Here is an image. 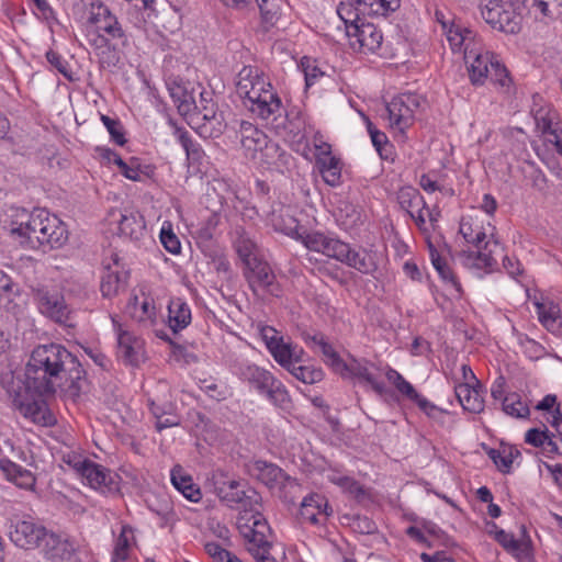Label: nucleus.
I'll return each instance as SVG.
<instances>
[{"mask_svg":"<svg viewBox=\"0 0 562 562\" xmlns=\"http://www.w3.org/2000/svg\"><path fill=\"white\" fill-rule=\"evenodd\" d=\"M237 529L247 551L257 562H278L271 554L272 530L259 509L244 508L237 518Z\"/></svg>","mask_w":562,"mask_h":562,"instance_id":"obj_2","label":"nucleus"},{"mask_svg":"<svg viewBox=\"0 0 562 562\" xmlns=\"http://www.w3.org/2000/svg\"><path fill=\"white\" fill-rule=\"evenodd\" d=\"M120 236L138 243L147 236L144 216L138 211L124 210L119 221Z\"/></svg>","mask_w":562,"mask_h":562,"instance_id":"obj_19","label":"nucleus"},{"mask_svg":"<svg viewBox=\"0 0 562 562\" xmlns=\"http://www.w3.org/2000/svg\"><path fill=\"white\" fill-rule=\"evenodd\" d=\"M495 540L512 554H518L521 551L522 543L517 540L513 533H508L505 530H496Z\"/></svg>","mask_w":562,"mask_h":562,"instance_id":"obj_63","label":"nucleus"},{"mask_svg":"<svg viewBox=\"0 0 562 562\" xmlns=\"http://www.w3.org/2000/svg\"><path fill=\"white\" fill-rule=\"evenodd\" d=\"M341 263L363 274H371L378 269L375 261L367 250H356L351 246L348 248V254H346Z\"/></svg>","mask_w":562,"mask_h":562,"instance_id":"obj_38","label":"nucleus"},{"mask_svg":"<svg viewBox=\"0 0 562 562\" xmlns=\"http://www.w3.org/2000/svg\"><path fill=\"white\" fill-rule=\"evenodd\" d=\"M367 127L370 134L373 146L379 153L382 159H389L392 153V145L389 143V139L385 133L379 131L371 121L367 120Z\"/></svg>","mask_w":562,"mask_h":562,"instance_id":"obj_53","label":"nucleus"},{"mask_svg":"<svg viewBox=\"0 0 562 562\" xmlns=\"http://www.w3.org/2000/svg\"><path fill=\"white\" fill-rule=\"evenodd\" d=\"M10 540L24 550L33 549L35 544V522L31 516L12 521L9 531Z\"/></svg>","mask_w":562,"mask_h":562,"instance_id":"obj_25","label":"nucleus"},{"mask_svg":"<svg viewBox=\"0 0 562 562\" xmlns=\"http://www.w3.org/2000/svg\"><path fill=\"white\" fill-rule=\"evenodd\" d=\"M397 202L407 213L413 212L416 207H427L424 196L416 188L402 187L397 192Z\"/></svg>","mask_w":562,"mask_h":562,"instance_id":"obj_45","label":"nucleus"},{"mask_svg":"<svg viewBox=\"0 0 562 562\" xmlns=\"http://www.w3.org/2000/svg\"><path fill=\"white\" fill-rule=\"evenodd\" d=\"M338 374L342 378H356L370 384L372 389L382 394L384 392V384L375 379L368 367V362H360L353 359L350 363H346V368L341 369Z\"/></svg>","mask_w":562,"mask_h":562,"instance_id":"obj_31","label":"nucleus"},{"mask_svg":"<svg viewBox=\"0 0 562 562\" xmlns=\"http://www.w3.org/2000/svg\"><path fill=\"white\" fill-rule=\"evenodd\" d=\"M239 134L240 145L245 157L255 161L268 142V135L256 125L247 121H241Z\"/></svg>","mask_w":562,"mask_h":562,"instance_id":"obj_18","label":"nucleus"},{"mask_svg":"<svg viewBox=\"0 0 562 562\" xmlns=\"http://www.w3.org/2000/svg\"><path fill=\"white\" fill-rule=\"evenodd\" d=\"M328 480L339 486L344 492L353 496L357 501H362L367 497L364 487L353 477L333 473L328 476Z\"/></svg>","mask_w":562,"mask_h":562,"instance_id":"obj_46","label":"nucleus"},{"mask_svg":"<svg viewBox=\"0 0 562 562\" xmlns=\"http://www.w3.org/2000/svg\"><path fill=\"white\" fill-rule=\"evenodd\" d=\"M101 121L106 127L112 142L119 146H123L126 143V138L121 122L104 114L101 115Z\"/></svg>","mask_w":562,"mask_h":562,"instance_id":"obj_58","label":"nucleus"},{"mask_svg":"<svg viewBox=\"0 0 562 562\" xmlns=\"http://www.w3.org/2000/svg\"><path fill=\"white\" fill-rule=\"evenodd\" d=\"M464 263L468 267L481 269L485 272H492L498 265V259H503V266L510 276L519 273V267L514 261L504 255V248L494 239L491 238L485 243L483 250L480 251H463Z\"/></svg>","mask_w":562,"mask_h":562,"instance_id":"obj_6","label":"nucleus"},{"mask_svg":"<svg viewBox=\"0 0 562 562\" xmlns=\"http://www.w3.org/2000/svg\"><path fill=\"white\" fill-rule=\"evenodd\" d=\"M35 350L30 353L25 367L16 370L10 378L0 374V384L7 387L12 404L24 418L35 423Z\"/></svg>","mask_w":562,"mask_h":562,"instance_id":"obj_3","label":"nucleus"},{"mask_svg":"<svg viewBox=\"0 0 562 562\" xmlns=\"http://www.w3.org/2000/svg\"><path fill=\"white\" fill-rule=\"evenodd\" d=\"M337 221L345 229H350L358 225L361 220L358 209L348 201H340L336 211Z\"/></svg>","mask_w":562,"mask_h":562,"instance_id":"obj_49","label":"nucleus"},{"mask_svg":"<svg viewBox=\"0 0 562 562\" xmlns=\"http://www.w3.org/2000/svg\"><path fill=\"white\" fill-rule=\"evenodd\" d=\"M38 235L37 244L44 252L61 248L68 240L65 223L45 209H37Z\"/></svg>","mask_w":562,"mask_h":562,"instance_id":"obj_8","label":"nucleus"},{"mask_svg":"<svg viewBox=\"0 0 562 562\" xmlns=\"http://www.w3.org/2000/svg\"><path fill=\"white\" fill-rule=\"evenodd\" d=\"M68 371L69 381L64 389L72 400L79 397L86 372L78 361L59 344L37 345V396H54L58 389L63 390V373Z\"/></svg>","mask_w":562,"mask_h":562,"instance_id":"obj_1","label":"nucleus"},{"mask_svg":"<svg viewBox=\"0 0 562 562\" xmlns=\"http://www.w3.org/2000/svg\"><path fill=\"white\" fill-rule=\"evenodd\" d=\"M175 134L183 147L188 160L192 164H200L204 156V151L201 146L192 140L190 134L184 128L176 127Z\"/></svg>","mask_w":562,"mask_h":562,"instance_id":"obj_47","label":"nucleus"},{"mask_svg":"<svg viewBox=\"0 0 562 562\" xmlns=\"http://www.w3.org/2000/svg\"><path fill=\"white\" fill-rule=\"evenodd\" d=\"M481 15L494 30L506 34H517L521 27V16L509 1L488 0L481 4Z\"/></svg>","mask_w":562,"mask_h":562,"instance_id":"obj_7","label":"nucleus"},{"mask_svg":"<svg viewBox=\"0 0 562 562\" xmlns=\"http://www.w3.org/2000/svg\"><path fill=\"white\" fill-rule=\"evenodd\" d=\"M85 8L88 10V22L98 25L108 14L111 13L109 8L99 0H82Z\"/></svg>","mask_w":562,"mask_h":562,"instance_id":"obj_56","label":"nucleus"},{"mask_svg":"<svg viewBox=\"0 0 562 562\" xmlns=\"http://www.w3.org/2000/svg\"><path fill=\"white\" fill-rule=\"evenodd\" d=\"M127 310L131 316L138 323L153 325L156 319V306L154 300L144 293L135 295L128 303Z\"/></svg>","mask_w":562,"mask_h":562,"instance_id":"obj_29","label":"nucleus"},{"mask_svg":"<svg viewBox=\"0 0 562 562\" xmlns=\"http://www.w3.org/2000/svg\"><path fill=\"white\" fill-rule=\"evenodd\" d=\"M300 67L304 72L306 87L313 86L322 76H324V72L316 65V60L307 56L302 57Z\"/></svg>","mask_w":562,"mask_h":562,"instance_id":"obj_59","label":"nucleus"},{"mask_svg":"<svg viewBox=\"0 0 562 562\" xmlns=\"http://www.w3.org/2000/svg\"><path fill=\"white\" fill-rule=\"evenodd\" d=\"M319 348L325 357V363L328 364L336 373L346 368V362L325 339H319Z\"/></svg>","mask_w":562,"mask_h":562,"instance_id":"obj_57","label":"nucleus"},{"mask_svg":"<svg viewBox=\"0 0 562 562\" xmlns=\"http://www.w3.org/2000/svg\"><path fill=\"white\" fill-rule=\"evenodd\" d=\"M204 549L212 562H244L235 553L231 552L228 547L220 544L218 541H206Z\"/></svg>","mask_w":562,"mask_h":562,"instance_id":"obj_51","label":"nucleus"},{"mask_svg":"<svg viewBox=\"0 0 562 562\" xmlns=\"http://www.w3.org/2000/svg\"><path fill=\"white\" fill-rule=\"evenodd\" d=\"M352 48L361 53H374L383 42L382 32L372 23H360L347 29Z\"/></svg>","mask_w":562,"mask_h":562,"instance_id":"obj_13","label":"nucleus"},{"mask_svg":"<svg viewBox=\"0 0 562 562\" xmlns=\"http://www.w3.org/2000/svg\"><path fill=\"white\" fill-rule=\"evenodd\" d=\"M262 394L266 395L270 402H272L281 409L288 411L292 406L291 396L286 387L274 376L271 379Z\"/></svg>","mask_w":562,"mask_h":562,"instance_id":"obj_43","label":"nucleus"},{"mask_svg":"<svg viewBox=\"0 0 562 562\" xmlns=\"http://www.w3.org/2000/svg\"><path fill=\"white\" fill-rule=\"evenodd\" d=\"M237 374L241 381L250 384L260 394L273 378L270 371L248 362L239 363Z\"/></svg>","mask_w":562,"mask_h":562,"instance_id":"obj_26","label":"nucleus"},{"mask_svg":"<svg viewBox=\"0 0 562 562\" xmlns=\"http://www.w3.org/2000/svg\"><path fill=\"white\" fill-rule=\"evenodd\" d=\"M244 106L252 115L265 121H276L284 111L282 101L274 88L268 89V91L262 94L259 93L258 97L251 99V101H244Z\"/></svg>","mask_w":562,"mask_h":562,"instance_id":"obj_14","label":"nucleus"},{"mask_svg":"<svg viewBox=\"0 0 562 562\" xmlns=\"http://www.w3.org/2000/svg\"><path fill=\"white\" fill-rule=\"evenodd\" d=\"M201 105H196L193 109L190 116L192 120H202L204 123H209L213 128L220 127L222 124V116L217 114L216 104L210 99L206 100L204 94L201 93Z\"/></svg>","mask_w":562,"mask_h":562,"instance_id":"obj_41","label":"nucleus"},{"mask_svg":"<svg viewBox=\"0 0 562 562\" xmlns=\"http://www.w3.org/2000/svg\"><path fill=\"white\" fill-rule=\"evenodd\" d=\"M303 245L308 250L321 252L339 262H342L350 247L348 243L321 232H311L308 235L303 236Z\"/></svg>","mask_w":562,"mask_h":562,"instance_id":"obj_11","label":"nucleus"},{"mask_svg":"<svg viewBox=\"0 0 562 562\" xmlns=\"http://www.w3.org/2000/svg\"><path fill=\"white\" fill-rule=\"evenodd\" d=\"M459 233L468 244L474 245L477 250H483L485 243L488 240L486 233L479 225H475L471 218H462L460 222Z\"/></svg>","mask_w":562,"mask_h":562,"instance_id":"obj_42","label":"nucleus"},{"mask_svg":"<svg viewBox=\"0 0 562 562\" xmlns=\"http://www.w3.org/2000/svg\"><path fill=\"white\" fill-rule=\"evenodd\" d=\"M128 533H132V530L127 526H123L115 542L112 562H123L128 559Z\"/></svg>","mask_w":562,"mask_h":562,"instance_id":"obj_55","label":"nucleus"},{"mask_svg":"<svg viewBox=\"0 0 562 562\" xmlns=\"http://www.w3.org/2000/svg\"><path fill=\"white\" fill-rule=\"evenodd\" d=\"M171 483L177 491H179L187 499L191 502H199L202 497L200 487L193 482L190 474L179 465H175L170 473Z\"/></svg>","mask_w":562,"mask_h":562,"instance_id":"obj_30","label":"nucleus"},{"mask_svg":"<svg viewBox=\"0 0 562 562\" xmlns=\"http://www.w3.org/2000/svg\"><path fill=\"white\" fill-rule=\"evenodd\" d=\"M362 7L356 4L353 0L341 1L337 7V14L345 23L346 30L351 25H359Z\"/></svg>","mask_w":562,"mask_h":562,"instance_id":"obj_52","label":"nucleus"},{"mask_svg":"<svg viewBox=\"0 0 562 562\" xmlns=\"http://www.w3.org/2000/svg\"><path fill=\"white\" fill-rule=\"evenodd\" d=\"M97 29L99 31H103L110 38H122L124 37V32L119 23L115 15L112 13L108 14L98 25Z\"/></svg>","mask_w":562,"mask_h":562,"instance_id":"obj_60","label":"nucleus"},{"mask_svg":"<svg viewBox=\"0 0 562 562\" xmlns=\"http://www.w3.org/2000/svg\"><path fill=\"white\" fill-rule=\"evenodd\" d=\"M37 307L55 323L68 325L71 312L59 291L37 290Z\"/></svg>","mask_w":562,"mask_h":562,"instance_id":"obj_12","label":"nucleus"},{"mask_svg":"<svg viewBox=\"0 0 562 562\" xmlns=\"http://www.w3.org/2000/svg\"><path fill=\"white\" fill-rule=\"evenodd\" d=\"M331 514L333 509L324 495L312 493L305 496L301 503L300 517L302 521L324 525Z\"/></svg>","mask_w":562,"mask_h":562,"instance_id":"obj_16","label":"nucleus"},{"mask_svg":"<svg viewBox=\"0 0 562 562\" xmlns=\"http://www.w3.org/2000/svg\"><path fill=\"white\" fill-rule=\"evenodd\" d=\"M273 359L286 370L294 363L300 362L303 355V349L291 344H286L283 339L278 342H272L269 349Z\"/></svg>","mask_w":562,"mask_h":562,"instance_id":"obj_34","label":"nucleus"},{"mask_svg":"<svg viewBox=\"0 0 562 562\" xmlns=\"http://www.w3.org/2000/svg\"><path fill=\"white\" fill-rule=\"evenodd\" d=\"M115 324L117 331V357L130 366H138L143 360V341L128 330Z\"/></svg>","mask_w":562,"mask_h":562,"instance_id":"obj_17","label":"nucleus"},{"mask_svg":"<svg viewBox=\"0 0 562 562\" xmlns=\"http://www.w3.org/2000/svg\"><path fill=\"white\" fill-rule=\"evenodd\" d=\"M502 411L515 419H527L530 416L529 405L518 392H508L505 395Z\"/></svg>","mask_w":562,"mask_h":562,"instance_id":"obj_40","label":"nucleus"},{"mask_svg":"<svg viewBox=\"0 0 562 562\" xmlns=\"http://www.w3.org/2000/svg\"><path fill=\"white\" fill-rule=\"evenodd\" d=\"M60 453L61 461L74 469L78 475H80L83 467H86L89 461V459L74 450H70L69 448H67L65 451H60Z\"/></svg>","mask_w":562,"mask_h":562,"instance_id":"obj_64","label":"nucleus"},{"mask_svg":"<svg viewBox=\"0 0 562 562\" xmlns=\"http://www.w3.org/2000/svg\"><path fill=\"white\" fill-rule=\"evenodd\" d=\"M171 98L177 105L178 112L183 116H189L195 108V102L188 91L181 87L170 90Z\"/></svg>","mask_w":562,"mask_h":562,"instance_id":"obj_54","label":"nucleus"},{"mask_svg":"<svg viewBox=\"0 0 562 562\" xmlns=\"http://www.w3.org/2000/svg\"><path fill=\"white\" fill-rule=\"evenodd\" d=\"M215 492L220 499L229 507L245 503L246 499L251 501L252 498H255V503L257 504V493L254 490H249L248 492L251 493V495H248L247 492L241 488L240 482L236 480H228L216 484Z\"/></svg>","mask_w":562,"mask_h":562,"instance_id":"obj_21","label":"nucleus"},{"mask_svg":"<svg viewBox=\"0 0 562 562\" xmlns=\"http://www.w3.org/2000/svg\"><path fill=\"white\" fill-rule=\"evenodd\" d=\"M447 41L450 45V48L453 53H462L464 60L469 61L472 57V49H470V45L474 41L473 32L462 26L460 23H456L454 21L450 22L449 27L445 31Z\"/></svg>","mask_w":562,"mask_h":562,"instance_id":"obj_20","label":"nucleus"},{"mask_svg":"<svg viewBox=\"0 0 562 562\" xmlns=\"http://www.w3.org/2000/svg\"><path fill=\"white\" fill-rule=\"evenodd\" d=\"M236 93L244 101H251L259 93L273 88L266 72L256 65L244 66L236 76Z\"/></svg>","mask_w":562,"mask_h":562,"instance_id":"obj_9","label":"nucleus"},{"mask_svg":"<svg viewBox=\"0 0 562 562\" xmlns=\"http://www.w3.org/2000/svg\"><path fill=\"white\" fill-rule=\"evenodd\" d=\"M465 63L469 64L468 71L472 85L481 86L490 79L501 93L507 97L515 93L508 70L492 52L474 53L472 49V57Z\"/></svg>","mask_w":562,"mask_h":562,"instance_id":"obj_4","label":"nucleus"},{"mask_svg":"<svg viewBox=\"0 0 562 562\" xmlns=\"http://www.w3.org/2000/svg\"><path fill=\"white\" fill-rule=\"evenodd\" d=\"M533 117L537 130L544 135H549V142L553 144V140H557V136H560L559 132H562V127L559 126V123L554 122L555 114L544 109H539L536 111Z\"/></svg>","mask_w":562,"mask_h":562,"instance_id":"obj_44","label":"nucleus"},{"mask_svg":"<svg viewBox=\"0 0 562 562\" xmlns=\"http://www.w3.org/2000/svg\"><path fill=\"white\" fill-rule=\"evenodd\" d=\"M426 100L417 93H401L386 105L390 126L401 133L409 128L416 114L424 108Z\"/></svg>","mask_w":562,"mask_h":562,"instance_id":"obj_5","label":"nucleus"},{"mask_svg":"<svg viewBox=\"0 0 562 562\" xmlns=\"http://www.w3.org/2000/svg\"><path fill=\"white\" fill-rule=\"evenodd\" d=\"M288 371L295 376L297 380L306 384H314L323 380L324 372L321 368L313 366H301L299 362H294Z\"/></svg>","mask_w":562,"mask_h":562,"instance_id":"obj_50","label":"nucleus"},{"mask_svg":"<svg viewBox=\"0 0 562 562\" xmlns=\"http://www.w3.org/2000/svg\"><path fill=\"white\" fill-rule=\"evenodd\" d=\"M20 296L19 286L4 271L0 270V306L8 312L16 314L19 312V304L14 300Z\"/></svg>","mask_w":562,"mask_h":562,"instance_id":"obj_36","label":"nucleus"},{"mask_svg":"<svg viewBox=\"0 0 562 562\" xmlns=\"http://www.w3.org/2000/svg\"><path fill=\"white\" fill-rule=\"evenodd\" d=\"M291 155L286 153L280 145L270 138L261 149L258 157L255 159L256 164L263 166L267 169L281 170L290 162Z\"/></svg>","mask_w":562,"mask_h":562,"instance_id":"obj_24","label":"nucleus"},{"mask_svg":"<svg viewBox=\"0 0 562 562\" xmlns=\"http://www.w3.org/2000/svg\"><path fill=\"white\" fill-rule=\"evenodd\" d=\"M271 223L276 231L281 232L292 238L300 240L303 244V236L310 233L302 231L297 220L292 216L289 210H281L280 213H273Z\"/></svg>","mask_w":562,"mask_h":562,"instance_id":"obj_33","label":"nucleus"},{"mask_svg":"<svg viewBox=\"0 0 562 562\" xmlns=\"http://www.w3.org/2000/svg\"><path fill=\"white\" fill-rule=\"evenodd\" d=\"M255 250L256 244L249 238L240 237L237 239L236 251L246 266H250L254 260H257Z\"/></svg>","mask_w":562,"mask_h":562,"instance_id":"obj_62","label":"nucleus"},{"mask_svg":"<svg viewBox=\"0 0 562 562\" xmlns=\"http://www.w3.org/2000/svg\"><path fill=\"white\" fill-rule=\"evenodd\" d=\"M247 267L249 271L246 273V278L255 293L258 290H262L277 297L281 295V289L276 282V277L267 262L254 260L252 265Z\"/></svg>","mask_w":562,"mask_h":562,"instance_id":"obj_15","label":"nucleus"},{"mask_svg":"<svg viewBox=\"0 0 562 562\" xmlns=\"http://www.w3.org/2000/svg\"><path fill=\"white\" fill-rule=\"evenodd\" d=\"M11 217V235L20 245L29 246L32 241L31 233L34 231L32 227V214L25 209H14Z\"/></svg>","mask_w":562,"mask_h":562,"instance_id":"obj_28","label":"nucleus"},{"mask_svg":"<svg viewBox=\"0 0 562 562\" xmlns=\"http://www.w3.org/2000/svg\"><path fill=\"white\" fill-rule=\"evenodd\" d=\"M540 323L551 333L562 335V311L559 304L551 301L537 303Z\"/></svg>","mask_w":562,"mask_h":562,"instance_id":"obj_32","label":"nucleus"},{"mask_svg":"<svg viewBox=\"0 0 562 562\" xmlns=\"http://www.w3.org/2000/svg\"><path fill=\"white\" fill-rule=\"evenodd\" d=\"M114 265L119 266L117 255L114 257ZM128 273L126 271H120L116 269H106V272L101 279V293L104 297H112L117 295L121 291H124L127 285Z\"/></svg>","mask_w":562,"mask_h":562,"instance_id":"obj_27","label":"nucleus"},{"mask_svg":"<svg viewBox=\"0 0 562 562\" xmlns=\"http://www.w3.org/2000/svg\"><path fill=\"white\" fill-rule=\"evenodd\" d=\"M80 476L87 481L91 488L102 493L110 492L113 488L114 482L111 471L91 460L83 467Z\"/></svg>","mask_w":562,"mask_h":562,"instance_id":"obj_23","label":"nucleus"},{"mask_svg":"<svg viewBox=\"0 0 562 562\" xmlns=\"http://www.w3.org/2000/svg\"><path fill=\"white\" fill-rule=\"evenodd\" d=\"M99 65L102 69H111L116 67L120 56L114 46L109 44L106 47L101 46L100 52L95 54Z\"/></svg>","mask_w":562,"mask_h":562,"instance_id":"obj_61","label":"nucleus"},{"mask_svg":"<svg viewBox=\"0 0 562 562\" xmlns=\"http://www.w3.org/2000/svg\"><path fill=\"white\" fill-rule=\"evenodd\" d=\"M250 472L259 481L270 487L280 483L284 476L281 468L262 460L255 461L250 467Z\"/></svg>","mask_w":562,"mask_h":562,"instance_id":"obj_37","label":"nucleus"},{"mask_svg":"<svg viewBox=\"0 0 562 562\" xmlns=\"http://www.w3.org/2000/svg\"><path fill=\"white\" fill-rule=\"evenodd\" d=\"M454 393L464 411L473 414H480L484 411L482 385L479 381H476L475 386H471L470 383H460L456 386Z\"/></svg>","mask_w":562,"mask_h":562,"instance_id":"obj_22","label":"nucleus"},{"mask_svg":"<svg viewBox=\"0 0 562 562\" xmlns=\"http://www.w3.org/2000/svg\"><path fill=\"white\" fill-rule=\"evenodd\" d=\"M401 5V0H368L366 4H361L362 14L386 16L391 12L396 11Z\"/></svg>","mask_w":562,"mask_h":562,"instance_id":"obj_48","label":"nucleus"},{"mask_svg":"<svg viewBox=\"0 0 562 562\" xmlns=\"http://www.w3.org/2000/svg\"><path fill=\"white\" fill-rule=\"evenodd\" d=\"M315 160L325 183L330 187H338L341 183L342 164L340 159L335 156H325L324 158H316Z\"/></svg>","mask_w":562,"mask_h":562,"instance_id":"obj_39","label":"nucleus"},{"mask_svg":"<svg viewBox=\"0 0 562 562\" xmlns=\"http://www.w3.org/2000/svg\"><path fill=\"white\" fill-rule=\"evenodd\" d=\"M168 322L173 333L186 328L191 322V310L181 299H173L168 305Z\"/></svg>","mask_w":562,"mask_h":562,"instance_id":"obj_35","label":"nucleus"},{"mask_svg":"<svg viewBox=\"0 0 562 562\" xmlns=\"http://www.w3.org/2000/svg\"><path fill=\"white\" fill-rule=\"evenodd\" d=\"M37 550L48 561L68 562L75 555V547L67 539L45 527H37Z\"/></svg>","mask_w":562,"mask_h":562,"instance_id":"obj_10","label":"nucleus"}]
</instances>
